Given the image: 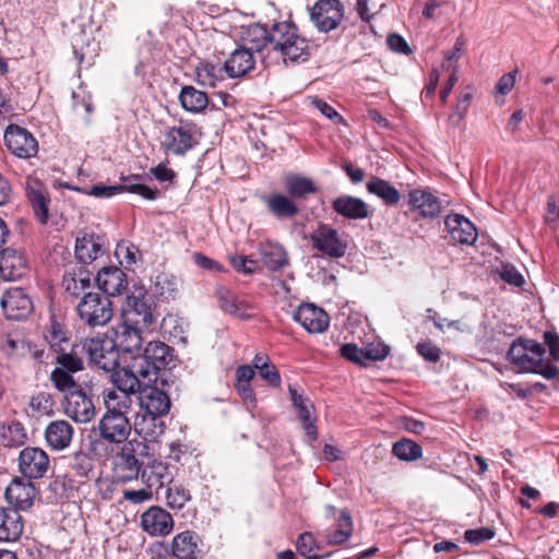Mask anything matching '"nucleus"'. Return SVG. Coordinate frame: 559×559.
<instances>
[{
    "label": "nucleus",
    "mask_w": 559,
    "mask_h": 559,
    "mask_svg": "<svg viewBox=\"0 0 559 559\" xmlns=\"http://www.w3.org/2000/svg\"><path fill=\"white\" fill-rule=\"evenodd\" d=\"M271 48L285 64L305 62L310 57L308 39L301 36L297 26L289 21L272 25Z\"/></svg>",
    "instance_id": "1"
},
{
    "label": "nucleus",
    "mask_w": 559,
    "mask_h": 559,
    "mask_svg": "<svg viewBox=\"0 0 559 559\" xmlns=\"http://www.w3.org/2000/svg\"><path fill=\"white\" fill-rule=\"evenodd\" d=\"M133 368L142 379L152 381L159 370L166 369L174 360V349L160 341L148 342L141 353L134 354Z\"/></svg>",
    "instance_id": "2"
},
{
    "label": "nucleus",
    "mask_w": 559,
    "mask_h": 559,
    "mask_svg": "<svg viewBox=\"0 0 559 559\" xmlns=\"http://www.w3.org/2000/svg\"><path fill=\"white\" fill-rule=\"evenodd\" d=\"M199 135L200 131L195 123L181 120L178 126L165 129L160 146L167 154L185 155L198 144Z\"/></svg>",
    "instance_id": "3"
},
{
    "label": "nucleus",
    "mask_w": 559,
    "mask_h": 559,
    "mask_svg": "<svg viewBox=\"0 0 559 559\" xmlns=\"http://www.w3.org/2000/svg\"><path fill=\"white\" fill-rule=\"evenodd\" d=\"M82 321L87 325L103 326L112 318V304L108 296L86 293L76 307Z\"/></svg>",
    "instance_id": "4"
},
{
    "label": "nucleus",
    "mask_w": 559,
    "mask_h": 559,
    "mask_svg": "<svg viewBox=\"0 0 559 559\" xmlns=\"http://www.w3.org/2000/svg\"><path fill=\"white\" fill-rule=\"evenodd\" d=\"M86 355L91 362L105 371H114L119 366V349L108 336L85 340Z\"/></svg>",
    "instance_id": "5"
},
{
    "label": "nucleus",
    "mask_w": 559,
    "mask_h": 559,
    "mask_svg": "<svg viewBox=\"0 0 559 559\" xmlns=\"http://www.w3.org/2000/svg\"><path fill=\"white\" fill-rule=\"evenodd\" d=\"M309 238L312 248L329 258L338 259L346 253L347 242L330 225L320 223Z\"/></svg>",
    "instance_id": "6"
},
{
    "label": "nucleus",
    "mask_w": 559,
    "mask_h": 559,
    "mask_svg": "<svg viewBox=\"0 0 559 559\" xmlns=\"http://www.w3.org/2000/svg\"><path fill=\"white\" fill-rule=\"evenodd\" d=\"M344 17V5L340 0H319L310 11V20L319 32L335 29Z\"/></svg>",
    "instance_id": "7"
},
{
    "label": "nucleus",
    "mask_w": 559,
    "mask_h": 559,
    "mask_svg": "<svg viewBox=\"0 0 559 559\" xmlns=\"http://www.w3.org/2000/svg\"><path fill=\"white\" fill-rule=\"evenodd\" d=\"M8 150L19 158H31L38 152V142L25 128L11 123L3 135Z\"/></svg>",
    "instance_id": "8"
},
{
    "label": "nucleus",
    "mask_w": 559,
    "mask_h": 559,
    "mask_svg": "<svg viewBox=\"0 0 559 559\" xmlns=\"http://www.w3.org/2000/svg\"><path fill=\"white\" fill-rule=\"evenodd\" d=\"M142 464L135 456L132 441L126 442L114 459V477L118 483L138 479Z\"/></svg>",
    "instance_id": "9"
},
{
    "label": "nucleus",
    "mask_w": 559,
    "mask_h": 559,
    "mask_svg": "<svg viewBox=\"0 0 559 559\" xmlns=\"http://www.w3.org/2000/svg\"><path fill=\"white\" fill-rule=\"evenodd\" d=\"M98 431L105 441L124 444L132 431V425L126 415L105 412L98 423Z\"/></svg>",
    "instance_id": "10"
},
{
    "label": "nucleus",
    "mask_w": 559,
    "mask_h": 559,
    "mask_svg": "<svg viewBox=\"0 0 559 559\" xmlns=\"http://www.w3.org/2000/svg\"><path fill=\"white\" fill-rule=\"evenodd\" d=\"M50 465L48 454L40 448L26 447L19 455V469L28 479H38L46 475Z\"/></svg>",
    "instance_id": "11"
},
{
    "label": "nucleus",
    "mask_w": 559,
    "mask_h": 559,
    "mask_svg": "<svg viewBox=\"0 0 559 559\" xmlns=\"http://www.w3.org/2000/svg\"><path fill=\"white\" fill-rule=\"evenodd\" d=\"M141 527L151 536H166L174 528V520L165 509L151 507L141 515Z\"/></svg>",
    "instance_id": "12"
},
{
    "label": "nucleus",
    "mask_w": 559,
    "mask_h": 559,
    "mask_svg": "<svg viewBox=\"0 0 559 559\" xmlns=\"http://www.w3.org/2000/svg\"><path fill=\"white\" fill-rule=\"evenodd\" d=\"M1 306L10 320H23L33 310V302L22 288H12L3 294Z\"/></svg>",
    "instance_id": "13"
},
{
    "label": "nucleus",
    "mask_w": 559,
    "mask_h": 559,
    "mask_svg": "<svg viewBox=\"0 0 559 559\" xmlns=\"http://www.w3.org/2000/svg\"><path fill=\"white\" fill-rule=\"evenodd\" d=\"M293 318L309 333H322L329 326L326 312L312 304L300 305L294 311Z\"/></svg>",
    "instance_id": "14"
},
{
    "label": "nucleus",
    "mask_w": 559,
    "mask_h": 559,
    "mask_svg": "<svg viewBox=\"0 0 559 559\" xmlns=\"http://www.w3.org/2000/svg\"><path fill=\"white\" fill-rule=\"evenodd\" d=\"M36 496V488L31 481L14 478L5 489V498L11 509L17 512L29 509Z\"/></svg>",
    "instance_id": "15"
},
{
    "label": "nucleus",
    "mask_w": 559,
    "mask_h": 559,
    "mask_svg": "<svg viewBox=\"0 0 559 559\" xmlns=\"http://www.w3.org/2000/svg\"><path fill=\"white\" fill-rule=\"evenodd\" d=\"M64 413L78 423H88L95 416V406L92 400L81 390L66 395Z\"/></svg>",
    "instance_id": "16"
},
{
    "label": "nucleus",
    "mask_w": 559,
    "mask_h": 559,
    "mask_svg": "<svg viewBox=\"0 0 559 559\" xmlns=\"http://www.w3.org/2000/svg\"><path fill=\"white\" fill-rule=\"evenodd\" d=\"M526 352H531L536 358L526 355V372L543 376L548 380H559V368L544 359L545 348L543 344L526 338Z\"/></svg>",
    "instance_id": "17"
},
{
    "label": "nucleus",
    "mask_w": 559,
    "mask_h": 559,
    "mask_svg": "<svg viewBox=\"0 0 559 559\" xmlns=\"http://www.w3.org/2000/svg\"><path fill=\"white\" fill-rule=\"evenodd\" d=\"M216 297L219 308L227 314L240 320H247L252 317L253 307L246 299L240 298L235 292L225 286L216 288Z\"/></svg>",
    "instance_id": "18"
},
{
    "label": "nucleus",
    "mask_w": 559,
    "mask_h": 559,
    "mask_svg": "<svg viewBox=\"0 0 559 559\" xmlns=\"http://www.w3.org/2000/svg\"><path fill=\"white\" fill-rule=\"evenodd\" d=\"M408 205L421 217L435 218L441 213V201L428 189H413L408 193Z\"/></svg>",
    "instance_id": "19"
},
{
    "label": "nucleus",
    "mask_w": 559,
    "mask_h": 559,
    "mask_svg": "<svg viewBox=\"0 0 559 559\" xmlns=\"http://www.w3.org/2000/svg\"><path fill=\"white\" fill-rule=\"evenodd\" d=\"M139 407L157 416L165 417L170 411V399L166 392L156 388L144 385L138 396Z\"/></svg>",
    "instance_id": "20"
},
{
    "label": "nucleus",
    "mask_w": 559,
    "mask_h": 559,
    "mask_svg": "<svg viewBox=\"0 0 559 559\" xmlns=\"http://www.w3.org/2000/svg\"><path fill=\"white\" fill-rule=\"evenodd\" d=\"M124 322L144 330L150 329L153 324L154 316L143 296H128Z\"/></svg>",
    "instance_id": "21"
},
{
    "label": "nucleus",
    "mask_w": 559,
    "mask_h": 559,
    "mask_svg": "<svg viewBox=\"0 0 559 559\" xmlns=\"http://www.w3.org/2000/svg\"><path fill=\"white\" fill-rule=\"evenodd\" d=\"M164 417L139 409L134 417L132 429L138 436L147 441H156L165 431Z\"/></svg>",
    "instance_id": "22"
},
{
    "label": "nucleus",
    "mask_w": 559,
    "mask_h": 559,
    "mask_svg": "<svg viewBox=\"0 0 559 559\" xmlns=\"http://www.w3.org/2000/svg\"><path fill=\"white\" fill-rule=\"evenodd\" d=\"M254 64L253 52L240 46L228 56L223 64V69L228 78L238 79L253 70Z\"/></svg>",
    "instance_id": "23"
},
{
    "label": "nucleus",
    "mask_w": 559,
    "mask_h": 559,
    "mask_svg": "<svg viewBox=\"0 0 559 559\" xmlns=\"http://www.w3.org/2000/svg\"><path fill=\"white\" fill-rule=\"evenodd\" d=\"M445 228L455 242L472 245L477 239V230L474 224L460 214H450L444 219Z\"/></svg>",
    "instance_id": "24"
},
{
    "label": "nucleus",
    "mask_w": 559,
    "mask_h": 559,
    "mask_svg": "<svg viewBox=\"0 0 559 559\" xmlns=\"http://www.w3.org/2000/svg\"><path fill=\"white\" fill-rule=\"evenodd\" d=\"M97 286L108 297L121 295L128 287L126 273L117 266H105L95 278Z\"/></svg>",
    "instance_id": "25"
},
{
    "label": "nucleus",
    "mask_w": 559,
    "mask_h": 559,
    "mask_svg": "<svg viewBox=\"0 0 559 559\" xmlns=\"http://www.w3.org/2000/svg\"><path fill=\"white\" fill-rule=\"evenodd\" d=\"M288 392L293 406L297 411L298 418L301 421L307 436L312 440H316L318 438V429L314 425V419H312V413L314 412L312 402L302 394H299L297 389L292 384L288 386Z\"/></svg>",
    "instance_id": "26"
},
{
    "label": "nucleus",
    "mask_w": 559,
    "mask_h": 559,
    "mask_svg": "<svg viewBox=\"0 0 559 559\" xmlns=\"http://www.w3.org/2000/svg\"><path fill=\"white\" fill-rule=\"evenodd\" d=\"M73 433V427L69 421L58 419L48 424L44 437L51 450L62 451L71 444Z\"/></svg>",
    "instance_id": "27"
},
{
    "label": "nucleus",
    "mask_w": 559,
    "mask_h": 559,
    "mask_svg": "<svg viewBox=\"0 0 559 559\" xmlns=\"http://www.w3.org/2000/svg\"><path fill=\"white\" fill-rule=\"evenodd\" d=\"M26 271V259L15 249L0 251V276L7 281L21 278Z\"/></svg>",
    "instance_id": "28"
},
{
    "label": "nucleus",
    "mask_w": 559,
    "mask_h": 559,
    "mask_svg": "<svg viewBox=\"0 0 559 559\" xmlns=\"http://www.w3.org/2000/svg\"><path fill=\"white\" fill-rule=\"evenodd\" d=\"M200 537L193 531L178 533L170 544L171 555L177 559H198Z\"/></svg>",
    "instance_id": "29"
},
{
    "label": "nucleus",
    "mask_w": 559,
    "mask_h": 559,
    "mask_svg": "<svg viewBox=\"0 0 559 559\" xmlns=\"http://www.w3.org/2000/svg\"><path fill=\"white\" fill-rule=\"evenodd\" d=\"M332 209L338 215L348 219H365L369 216L368 204L356 197L341 195L333 200Z\"/></svg>",
    "instance_id": "30"
},
{
    "label": "nucleus",
    "mask_w": 559,
    "mask_h": 559,
    "mask_svg": "<svg viewBox=\"0 0 559 559\" xmlns=\"http://www.w3.org/2000/svg\"><path fill=\"white\" fill-rule=\"evenodd\" d=\"M23 530V518L15 509L0 508V542L17 540Z\"/></svg>",
    "instance_id": "31"
},
{
    "label": "nucleus",
    "mask_w": 559,
    "mask_h": 559,
    "mask_svg": "<svg viewBox=\"0 0 559 559\" xmlns=\"http://www.w3.org/2000/svg\"><path fill=\"white\" fill-rule=\"evenodd\" d=\"M144 329L123 322L120 331L117 332L115 343L119 352L128 353L131 357L142 352V332Z\"/></svg>",
    "instance_id": "32"
},
{
    "label": "nucleus",
    "mask_w": 559,
    "mask_h": 559,
    "mask_svg": "<svg viewBox=\"0 0 559 559\" xmlns=\"http://www.w3.org/2000/svg\"><path fill=\"white\" fill-rule=\"evenodd\" d=\"M75 258L80 263L88 264L104 253L103 240L95 234H84L76 238Z\"/></svg>",
    "instance_id": "33"
},
{
    "label": "nucleus",
    "mask_w": 559,
    "mask_h": 559,
    "mask_svg": "<svg viewBox=\"0 0 559 559\" xmlns=\"http://www.w3.org/2000/svg\"><path fill=\"white\" fill-rule=\"evenodd\" d=\"M84 355H86L85 341L72 344L68 349L57 353L55 361L59 365L58 368L74 373L84 369Z\"/></svg>",
    "instance_id": "34"
},
{
    "label": "nucleus",
    "mask_w": 559,
    "mask_h": 559,
    "mask_svg": "<svg viewBox=\"0 0 559 559\" xmlns=\"http://www.w3.org/2000/svg\"><path fill=\"white\" fill-rule=\"evenodd\" d=\"M92 285V274L84 266L73 267L67 271L62 278V286L66 292L74 297H79L85 289Z\"/></svg>",
    "instance_id": "35"
},
{
    "label": "nucleus",
    "mask_w": 559,
    "mask_h": 559,
    "mask_svg": "<svg viewBox=\"0 0 559 559\" xmlns=\"http://www.w3.org/2000/svg\"><path fill=\"white\" fill-rule=\"evenodd\" d=\"M142 376L133 368V358L131 357L130 364L126 368H121L115 373L114 382L116 384V391H121L128 394H135L141 392Z\"/></svg>",
    "instance_id": "36"
},
{
    "label": "nucleus",
    "mask_w": 559,
    "mask_h": 559,
    "mask_svg": "<svg viewBox=\"0 0 559 559\" xmlns=\"http://www.w3.org/2000/svg\"><path fill=\"white\" fill-rule=\"evenodd\" d=\"M272 27L269 29L261 24H251L241 35L242 46L250 51H261L265 46H271Z\"/></svg>",
    "instance_id": "37"
},
{
    "label": "nucleus",
    "mask_w": 559,
    "mask_h": 559,
    "mask_svg": "<svg viewBox=\"0 0 559 559\" xmlns=\"http://www.w3.org/2000/svg\"><path fill=\"white\" fill-rule=\"evenodd\" d=\"M141 476L150 490L155 489L157 491L165 485L171 484V473L169 467L163 462L154 461L142 471Z\"/></svg>",
    "instance_id": "38"
},
{
    "label": "nucleus",
    "mask_w": 559,
    "mask_h": 559,
    "mask_svg": "<svg viewBox=\"0 0 559 559\" xmlns=\"http://www.w3.org/2000/svg\"><path fill=\"white\" fill-rule=\"evenodd\" d=\"M366 189L370 194L378 197L386 206L396 205L402 198L394 186L379 177H371L366 185Z\"/></svg>",
    "instance_id": "39"
},
{
    "label": "nucleus",
    "mask_w": 559,
    "mask_h": 559,
    "mask_svg": "<svg viewBox=\"0 0 559 559\" xmlns=\"http://www.w3.org/2000/svg\"><path fill=\"white\" fill-rule=\"evenodd\" d=\"M103 401L106 413L128 415L132 411L133 397L131 394L106 389L103 391Z\"/></svg>",
    "instance_id": "40"
},
{
    "label": "nucleus",
    "mask_w": 559,
    "mask_h": 559,
    "mask_svg": "<svg viewBox=\"0 0 559 559\" xmlns=\"http://www.w3.org/2000/svg\"><path fill=\"white\" fill-rule=\"evenodd\" d=\"M178 98L182 108L193 114L202 112L209 105L207 94L192 85L183 86Z\"/></svg>",
    "instance_id": "41"
},
{
    "label": "nucleus",
    "mask_w": 559,
    "mask_h": 559,
    "mask_svg": "<svg viewBox=\"0 0 559 559\" xmlns=\"http://www.w3.org/2000/svg\"><path fill=\"white\" fill-rule=\"evenodd\" d=\"M263 264L271 271H277L288 264L286 251L282 246L267 241L260 247Z\"/></svg>",
    "instance_id": "42"
},
{
    "label": "nucleus",
    "mask_w": 559,
    "mask_h": 559,
    "mask_svg": "<svg viewBox=\"0 0 559 559\" xmlns=\"http://www.w3.org/2000/svg\"><path fill=\"white\" fill-rule=\"evenodd\" d=\"M267 210L278 218H290L298 213V207L288 197L273 193L264 197Z\"/></svg>",
    "instance_id": "43"
},
{
    "label": "nucleus",
    "mask_w": 559,
    "mask_h": 559,
    "mask_svg": "<svg viewBox=\"0 0 559 559\" xmlns=\"http://www.w3.org/2000/svg\"><path fill=\"white\" fill-rule=\"evenodd\" d=\"M26 194L32 204L35 216L41 224H46L48 221L49 199L41 189L40 185L38 182L27 185Z\"/></svg>",
    "instance_id": "44"
},
{
    "label": "nucleus",
    "mask_w": 559,
    "mask_h": 559,
    "mask_svg": "<svg viewBox=\"0 0 559 559\" xmlns=\"http://www.w3.org/2000/svg\"><path fill=\"white\" fill-rule=\"evenodd\" d=\"M285 188L292 198L301 199L318 191L314 182L301 175L290 174L284 179Z\"/></svg>",
    "instance_id": "45"
},
{
    "label": "nucleus",
    "mask_w": 559,
    "mask_h": 559,
    "mask_svg": "<svg viewBox=\"0 0 559 559\" xmlns=\"http://www.w3.org/2000/svg\"><path fill=\"white\" fill-rule=\"evenodd\" d=\"M27 439L23 425L19 421H11L0 425V443L8 448H17Z\"/></svg>",
    "instance_id": "46"
},
{
    "label": "nucleus",
    "mask_w": 559,
    "mask_h": 559,
    "mask_svg": "<svg viewBox=\"0 0 559 559\" xmlns=\"http://www.w3.org/2000/svg\"><path fill=\"white\" fill-rule=\"evenodd\" d=\"M44 340L55 354L68 349L72 345L67 331L56 320H51L50 325L44 333Z\"/></svg>",
    "instance_id": "47"
},
{
    "label": "nucleus",
    "mask_w": 559,
    "mask_h": 559,
    "mask_svg": "<svg viewBox=\"0 0 559 559\" xmlns=\"http://www.w3.org/2000/svg\"><path fill=\"white\" fill-rule=\"evenodd\" d=\"M223 67L210 62L200 63L195 68V81L205 87H215L223 76Z\"/></svg>",
    "instance_id": "48"
},
{
    "label": "nucleus",
    "mask_w": 559,
    "mask_h": 559,
    "mask_svg": "<svg viewBox=\"0 0 559 559\" xmlns=\"http://www.w3.org/2000/svg\"><path fill=\"white\" fill-rule=\"evenodd\" d=\"M336 528L328 535L329 544L340 545L345 543L353 533V521L350 514L342 510L336 519Z\"/></svg>",
    "instance_id": "49"
},
{
    "label": "nucleus",
    "mask_w": 559,
    "mask_h": 559,
    "mask_svg": "<svg viewBox=\"0 0 559 559\" xmlns=\"http://www.w3.org/2000/svg\"><path fill=\"white\" fill-rule=\"evenodd\" d=\"M69 467L74 471L79 477H90L94 469L93 456L82 450L73 452L68 457Z\"/></svg>",
    "instance_id": "50"
},
{
    "label": "nucleus",
    "mask_w": 559,
    "mask_h": 559,
    "mask_svg": "<svg viewBox=\"0 0 559 559\" xmlns=\"http://www.w3.org/2000/svg\"><path fill=\"white\" fill-rule=\"evenodd\" d=\"M393 454L403 461H415L421 457V447L409 439H401L393 444Z\"/></svg>",
    "instance_id": "51"
},
{
    "label": "nucleus",
    "mask_w": 559,
    "mask_h": 559,
    "mask_svg": "<svg viewBox=\"0 0 559 559\" xmlns=\"http://www.w3.org/2000/svg\"><path fill=\"white\" fill-rule=\"evenodd\" d=\"M191 500L190 491L180 484H169L166 502L171 509L181 510Z\"/></svg>",
    "instance_id": "52"
},
{
    "label": "nucleus",
    "mask_w": 559,
    "mask_h": 559,
    "mask_svg": "<svg viewBox=\"0 0 559 559\" xmlns=\"http://www.w3.org/2000/svg\"><path fill=\"white\" fill-rule=\"evenodd\" d=\"M71 373L63 368L57 367L50 373V381L53 386L58 391L67 393V395L78 391V384Z\"/></svg>",
    "instance_id": "53"
},
{
    "label": "nucleus",
    "mask_w": 559,
    "mask_h": 559,
    "mask_svg": "<svg viewBox=\"0 0 559 559\" xmlns=\"http://www.w3.org/2000/svg\"><path fill=\"white\" fill-rule=\"evenodd\" d=\"M115 254L120 264L124 265V267H131L141 258L139 248L127 241H121L117 245Z\"/></svg>",
    "instance_id": "54"
},
{
    "label": "nucleus",
    "mask_w": 559,
    "mask_h": 559,
    "mask_svg": "<svg viewBox=\"0 0 559 559\" xmlns=\"http://www.w3.org/2000/svg\"><path fill=\"white\" fill-rule=\"evenodd\" d=\"M180 281L171 274H160L156 277L155 287L164 298H175L179 292Z\"/></svg>",
    "instance_id": "55"
},
{
    "label": "nucleus",
    "mask_w": 559,
    "mask_h": 559,
    "mask_svg": "<svg viewBox=\"0 0 559 559\" xmlns=\"http://www.w3.org/2000/svg\"><path fill=\"white\" fill-rule=\"evenodd\" d=\"M508 360L512 365V370L518 373L524 372V337L519 336L513 341L507 355Z\"/></svg>",
    "instance_id": "56"
},
{
    "label": "nucleus",
    "mask_w": 559,
    "mask_h": 559,
    "mask_svg": "<svg viewBox=\"0 0 559 559\" xmlns=\"http://www.w3.org/2000/svg\"><path fill=\"white\" fill-rule=\"evenodd\" d=\"M296 548L299 555L305 557V559H322L324 556H319L314 554L316 540L311 533H302L299 535Z\"/></svg>",
    "instance_id": "57"
},
{
    "label": "nucleus",
    "mask_w": 559,
    "mask_h": 559,
    "mask_svg": "<svg viewBox=\"0 0 559 559\" xmlns=\"http://www.w3.org/2000/svg\"><path fill=\"white\" fill-rule=\"evenodd\" d=\"M342 356L357 365L366 366L368 360L366 350L355 344H345L341 348Z\"/></svg>",
    "instance_id": "58"
},
{
    "label": "nucleus",
    "mask_w": 559,
    "mask_h": 559,
    "mask_svg": "<svg viewBox=\"0 0 559 559\" xmlns=\"http://www.w3.org/2000/svg\"><path fill=\"white\" fill-rule=\"evenodd\" d=\"M417 353L427 361L437 362L440 359V348L430 341L420 342L416 345Z\"/></svg>",
    "instance_id": "59"
},
{
    "label": "nucleus",
    "mask_w": 559,
    "mask_h": 559,
    "mask_svg": "<svg viewBox=\"0 0 559 559\" xmlns=\"http://www.w3.org/2000/svg\"><path fill=\"white\" fill-rule=\"evenodd\" d=\"M230 263L237 272L245 274H252L257 270V261L247 255H234L230 258Z\"/></svg>",
    "instance_id": "60"
},
{
    "label": "nucleus",
    "mask_w": 559,
    "mask_h": 559,
    "mask_svg": "<svg viewBox=\"0 0 559 559\" xmlns=\"http://www.w3.org/2000/svg\"><path fill=\"white\" fill-rule=\"evenodd\" d=\"M311 104L316 109H318L323 116L333 121L334 123H342L344 121L343 117L328 103L324 100L313 97L311 99Z\"/></svg>",
    "instance_id": "61"
},
{
    "label": "nucleus",
    "mask_w": 559,
    "mask_h": 559,
    "mask_svg": "<svg viewBox=\"0 0 559 559\" xmlns=\"http://www.w3.org/2000/svg\"><path fill=\"white\" fill-rule=\"evenodd\" d=\"M495 533L490 528L479 527L475 530H467L464 533V538L471 544L478 545L483 542L489 540L493 537Z\"/></svg>",
    "instance_id": "62"
},
{
    "label": "nucleus",
    "mask_w": 559,
    "mask_h": 559,
    "mask_svg": "<svg viewBox=\"0 0 559 559\" xmlns=\"http://www.w3.org/2000/svg\"><path fill=\"white\" fill-rule=\"evenodd\" d=\"M124 191L123 185L102 186L95 185L90 188L88 194L95 198H109Z\"/></svg>",
    "instance_id": "63"
},
{
    "label": "nucleus",
    "mask_w": 559,
    "mask_h": 559,
    "mask_svg": "<svg viewBox=\"0 0 559 559\" xmlns=\"http://www.w3.org/2000/svg\"><path fill=\"white\" fill-rule=\"evenodd\" d=\"M259 373L271 386L278 388L281 385V374L275 365L260 366Z\"/></svg>",
    "instance_id": "64"
}]
</instances>
